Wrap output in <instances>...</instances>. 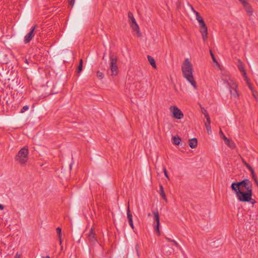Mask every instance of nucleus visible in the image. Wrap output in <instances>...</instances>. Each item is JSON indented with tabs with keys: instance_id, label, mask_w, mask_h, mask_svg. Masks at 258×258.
<instances>
[{
	"instance_id": "a18cd8bd",
	"label": "nucleus",
	"mask_w": 258,
	"mask_h": 258,
	"mask_svg": "<svg viewBox=\"0 0 258 258\" xmlns=\"http://www.w3.org/2000/svg\"><path fill=\"white\" fill-rule=\"evenodd\" d=\"M166 239L168 241H169V242H173V240H172V239H170V238H169L166 237Z\"/></svg>"
},
{
	"instance_id": "473e14b6",
	"label": "nucleus",
	"mask_w": 258,
	"mask_h": 258,
	"mask_svg": "<svg viewBox=\"0 0 258 258\" xmlns=\"http://www.w3.org/2000/svg\"><path fill=\"white\" fill-rule=\"evenodd\" d=\"M207 121L205 123V125H210L211 124V120L210 117L206 118Z\"/></svg>"
},
{
	"instance_id": "412c9836",
	"label": "nucleus",
	"mask_w": 258,
	"mask_h": 258,
	"mask_svg": "<svg viewBox=\"0 0 258 258\" xmlns=\"http://www.w3.org/2000/svg\"><path fill=\"white\" fill-rule=\"evenodd\" d=\"M198 140L196 138H192L189 140V145H197Z\"/></svg>"
},
{
	"instance_id": "37998d69",
	"label": "nucleus",
	"mask_w": 258,
	"mask_h": 258,
	"mask_svg": "<svg viewBox=\"0 0 258 258\" xmlns=\"http://www.w3.org/2000/svg\"><path fill=\"white\" fill-rule=\"evenodd\" d=\"M189 6H190V7L191 8V11L195 14V12H197V11L194 9V8H193V7L191 5H189Z\"/></svg>"
},
{
	"instance_id": "9b49d317",
	"label": "nucleus",
	"mask_w": 258,
	"mask_h": 258,
	"mask_svg": "<svg viewBox=\"0 0 258 258\" xmlns=\"http://www.w3.org/2000/svg\"><path fill=\"white\" fill-rule=\"evenodd\" d=\"M237 85L236 84V87H229V89L231 94V95L235 98H239V94L237 91Z\"/></svg>"
},
{
	"instance_id": "a19ab883",
	"label": "nucleus",
	"mask_w": 258,
	"mask_h": 258,
	"mask_svg": "<svg viewBox=\"0 0 258 258\" xmlns=\"http://www.w3.org/2000/svg\"><path fill=\"white\" fill-rule=\"evenodd\" d=\"M247 85L248 86L249 88L251 90L252 92H253L252 88L251 85L249 82V84H247Z\"/></svg>"
},
{
	"instance_id": "49530a36",
	"label": "nucleus",
	"mask_w": 258,
	"mask_h": 258,
	"mask_svg": "<svg viewBox=\"0 0 258 258\" xmlns=\"http://www.w3.org/2000/svg\"><path fill=\"white\" fill-rule=\"evenodd\" d=\"M4 209V206L3 205L0 204V210H3Z\"/></svg>"
},
{
	"instance_id": "0eeeda50",
	"label": "nucleus",
	"mask_w": 258,
	"mask_h": 258,
	"mask_svg": "<svg viewBox=\"0 0 258 258\" xmlns=\"http://www.w3.org/2000/svg\"><path fill=\"white\" fill-rule=\"evenodd\" d=\"M153 214L154 215V226L155 228V231L157 232L158 235H160V232L159 230V225H160V218L159 212L157 210H156L153 212Z\"/></svg>"
},
{
	"instance_id": "2eb2a0df",
	"label": "nucleus",
	"mask_w": 258,
	"mask_h": 258,
	"mask_svg": "<svg viewBox=\"0 0 258 258\" xmlns=\"http://www.w3.org/2000/svg\"><path fill=\"white\" fill-rule=\"evenodd\" d=\"M159 187H160V194L161 197L164 199V200L166 202H167V200L163 186L161 184H160L159 186Z\"/></svg>"
},
{
	"instance_id": "4be33fe9",
	"label": "nucleus",
	"mask_w": 258,
	"mask_h": 258,
	"mask_svg": "<svg viewBox=\"0 0 258 258\" xmlns=\"http://www.w3.org/2000/svg\"><path fill=\"white\" fill-rule=\"evenodd\" d=\"M241 73L242 74V76L244 78V79L246 82L247 84H249V79L248 78L247 75H246V71L245 70H243V72H241Z\"/></svg>"
},
{
	"instance_id": "20e7f679",
	"label": "nucleus",
	"mask_w": 258,
	"mask_h": 258,
	"mask_svg": "<svg viewBox=\"0 0 258 258\" xmlns=\"http://www.w3.org/2000/svg\"><path fill=\"white\" fill-rule=\"evenodd\" d=\"M221 79L223 84L227 87H235L236 83L231 77L229 72L222 71L221 74Z\"/></svg>"
},
{
	"instance_id": "09e8293b",
	"label": "nucleus",
	"mask_w": 258,
	"mask_h": 258,
	"mask_svg": "<svg viewBox=\"0 0 258 258\" xmlns=\"http://www.w3.org/2000/svg\"><path fill=\"white\" fill-rule=\"evenodd\" d=\"M136 250L137 251L138 254H139V252H138V246L137 245L136 246Z\"/></svg>"
},
{
	"instance_id": "4c0bfd02",
	"label": "nucleus",
	"mask_w": 258,
	"mask_h": 258,
	"mask_svg": "<svg viewBox=\"0 0 258 258\" xmlns=\"http://www.w3.org/2000/svg\"><path fill=\"white\" fill-rule=\"evenodd\" d=\"M129 224H130V226L131 227L132 229L133 230H134L135 227H134V224H133V221L131 222H130Z\"/></svg>"
},
{
	"instance_id": "c756f323",
	"label": "nucleus",
	"mask_w": 258,
	"mask_h": 258,
	"mask_svg": "<svg viewBox=\"0 0 258 258\" xmlns=\"http://www.w3.org/2000/svg\"><path fill=\"white\" fill-rule=\"evenodd\" d=\"M128 21L134 18L133 13H131V12H129L128 13Z\"/></svg>"
},
{
	"instance_id": "e433bc0d",
	"label": "nucleus",
	"mask_w": 258,
	"mask_h": 258,
	"mask_svg": "<svg viewBox=\"0 0 258 258\" xmlns=\"http://www.w3.org/2000/svg\"><path fill=\"white\" fill-rule=\"evenodd\" d=\"M129 22H130V24H134V23H137L136 21V19L134 18L131 19V20H129Z\"/></svg>"
},
{
	"instance_id": "dca6fc26",
	"label": "nucleus",
	"mask_w": 258,
	"mask_h": 258,
	"mask_svg": "<svg viewBox=\"0 0 258 258\" xmlns=\"http://www.w3.org/2000/svg\"><path fill=\"white\" fill-rule=\"evenodd\" d=\"M56 231L58 237L59 244L61 245L62 243L61 229L60 227H57L56 229Z\"/></svg>"
},
{
	"instance_id": "f8f14e48",
	"label": "nucleus",
	"mask_w": 258,
	"mask_h": 258,
	"mask_svg": "<svg viewBox=\"0 0 258 258\" xmlns=\"http://www.w3.org/2000/svg\"><path fill=\"white\" fill-rule=\"evenodd\" d=\"M126 214H127V218L128 219V223L133 222V215H132V214L131 213V212L130 211L129 203L128 204V206H127V208Z\"/></svg>"
},
{
	"instance_id": "3c124183",
	"label": "nucleus",
	"mask_w": 258,
	"mask_h": 258,
	"mask_svg": "<svg viewBox=\"0 0 258 258\" xmlns=\"http://www.w3.org/2000/svg\"><path fill=\"white\" fill-rule=\"evenodd\" d=\"M190 147V148L191 149H194L197 146H189Z\"/></svg>"
},
{
	"instance_id": "ea45409f",
	"label": "nucleus",
	"mask_w": 258,
	"mask_h": 258,
	"mask_svg": "<svg viewBox=\"0 0 258 258\" xmlns=\"http://www.w3.org/2000/svg\"><path fill=\"white\" fill-rule=\"evenodd\" d=\"M173 242L174 243V244L175 245V246L177 247H180V246L179 245L178 243L175 240H173Z\"/></svg>"
},
{
	"instance_id": "72a5a7b5",
	"label": "nucleus",
	"mask_w": 258,
	"mask_h": 258,
	"mask_svg": "<svg viewBox=\"0 0 258 258\" xmlns=\"http://www.w3.org/2000/svg\"><path fill=\"white\" fill-rule=\"evenodd\" d=\"M210 54H211V56L213 59V60L214 62H216V63H218L217 60L216 59L213 53H212V52L211 51H210Z\"/></svg>"
},
{
	"instance_id": "ddd939ff",
	"label": "nucleus",
	"mask_w": 258,
	"mask_h": 258,
	"mask_svg": "<svg viewBox=\"0 0 258 258\" xmlns=\"http://www.w3.org/2000/svg\"><path fill=\"white\" fill-rule=\"evenodd\" d=\"M95 233L94 231V229L93 228H91L90 232L88 234V237L90 240H92V241H96V239H95Z\"/></svg>"
},
{
	"instance_id": "6ab92c4d",
	"label": "nucleus",
	"mask_w": 258,
	"mask_h": 258,
	"mask_svg": "<svg viewBox=\"0 0 258 258\" xmlns=\"http://www.w3.org/2000/svg\"><path fill=\"white\" fill-rule=\"evenodd\" d=\"M237 67L240 72H243V70H244L243 63L240 59L238 60Z\"/></svg>"
},
{
	"instance_id": "de8ad7c7",
	"label": "nucleus",
	"mask_w": 258,
	"mask_h": 258,
	"mask_svg": "<svg viewBox=\"0 0 258 258\" xmlns=\"http://www.w3.org/2000/svg\"><path fill=\"white\" fill-rule=\"evenodd\" d=\"M219 134H220V136H222V135H223V133L222 132V131L221 130L220 131V133H219Z\"/></svg>"
},
{
	"instance_id": "a211bd4d",
	"label": "nucleus",
	"mask_w": 258,
	"mask_h": 258,
	"mask_svg": "<svg viewBox=\"0 0 258 258\" xmlns=\"http://www.w3.org/2000/svg\"><path fill=\"white\" fill-rule=\"evenodd\" d=\"M181 142V139L178 137H174L172 139V143L175 145H179Z\"/></svg>"
},
{
	"instance_id": "5701e85b",
	"label": "nucleus",
	"mask_w": 258,
	"mask_h": 258,
	"mask_svg": "<svg viewBox=\"0 0 258 258\" xmlns=\"http://www.w3.org/2000/svg\"><path fill=\"white\" fill-rule=\"evenodd\" d=\"M82 68H83V60L82 59H81L80 61L79 65L78 66V73H80L82 71Z\"/></svg>"
},
{
	"instance_id": "7ed1b4c3",
	"label": "nucleus",
	"mask_w": 258,
	"mask_h": 258,
	"mask_svg": "<svg viewBox=\"0 0 258 258\" xmlns=\"http://www.w3.org/2000/svg\"><path fill=\"white\" fill-rule=\"evenodd\" d=\"M29 150L26 146L23 147L15 157V160L21 166H25L28 160Z\"/></svg>"
},
{
	"instance_id": "cd10ccee",
	"label": "nucleus",
	"mask_w": 258,
	"mask_h": 258,
	"mask_svg": "<svg viewBox=\"0 0 258 258\" xmlns=\"http://www.w3.org/2000/svg\"><path fill=\"white\" fill-rule=\"evenodd\" d=\"M249 171L251 173L252 179H254L255 178H257L256 176V175H255V174L254 173V171L253 168L252 169V170H250Z\"/></svg>"
},
{
	"instance_id": "9d476101",
	"label": "nucleus",
	"mask_w": 258,
	"mask_h": 258,
	"mask_svg": "<svg viewBox=\"0 0 258 258\" xmlns=\"http://www.w3.org/2000/svg\"><path fill=\"white\" fill-rule=\"evenodd\" d=\"M242 4L243 5L244 8H245V11L247 12V14L249 16L252 15L253 14V10L250 5L246 1H245Z\"/></svg>"
},
{
	"instance_id": "a878e982",
	"label": "nucleus",
	"mask_w": 258,
	"mask_h": 258,
	"mask_svg": "<svg viewBox=\"0 0 258 258\" xmlns=\"http://www.w3.org/2000/svg\"><path fill=\"white\" fill-rule=\"evenodd\" d=\"M220 137L225 141L226 144H227L228 145L229 144V140L227 139V137H225V136L224 134H223V135H222V136H220Z\"/></svg>"
},
{
	"instance_id": "393cba45",
	"label": "nucleus",
	"mask_w": 258,
	"mask_h": 258,
	"mask_svg": "<svg viewBox=\"0 0 258 258\" xmlns=\"http://www.w3.org/2000/svg\"><path fill=\"white\" fill-rule=\"evenodd\" d=\"M29 108V107L28 105H25L23 106V107L21 109L20 111V113H23L25 112L26 111H27Z\"/></svg>"
},
{
	"instance_id": "864d4df0",
	"label": "nucleus",
	"mask_w": 258,
	"mask_h": 258,
	"mask_svg": "<svg viewBox=\"0 0 258 258\" xmlns=\"http://www.w3.org/2000/svg\"><path fill=\"white\" fill-rule=\"evenodd\" d=\"M148 216H151V214L150 213H149L148 215Z\"/></svg>"
},
{
	"instance_id": "f704fd0d",
	"label": "nucleus",
	"mask_w": 258,
	"mask_h": 258,
	"mask_svg": "<svg viewBox=\"0 0 258 258\" xmlns=\"http://www.w3.org/2000/svg\"><path fill=\"white\" fill-rule=\"evenodd\" d=\"M181 152H186V149L184 148V146H181V148L179 149Z\"/></svg>"
},
{
	"instance_id": "1a4fd4ad",
	"label": "nucleus",
	"mask_w": 258,
	"mask_h": 258,
	"mask_svg": "<svg viewBox=\"0 0 258 258\" xmlns=\"http://www.w3.org/2000/svg\"><path fill=\"white\" fill-rule=\"evenodd\" d=\"M36 26H34L31 28L30 32L25 35L24 37V42L25 43H29L34 36V30L36 29Z\"/></svg>"
},
{
	"instance_id": "c03bdc74",
	"label": "nucleus",
	"mask_w": 258,
	"mask_h": 258,
	"mask_svg": "<svg viewBox=\"0 0 258 258\" xmlns=\"http://www.w3.org/2000/svg\"><path fill=\"white\" fill-rule=\"evenodd\" d=\"M242 162L243 164L245 166H246V164H248V163H247V162L244 160V159H242Z\"/></svg>"
},
{
	"instance_id": "8fccbe9b",
	"label": "nucleus",
	"mask_w": 258,
	"mask_h": 258,
	"mask_svg": "<svg viewBox=\"0 0 258 258\" xmlns=\"http://www.w3.org/2000/svg\"><path fill=\"white\" fill-rule=\"evenodd\" d=\"M240 2H241L242 4H243L244 2H245V0H238Z\"/></svg>"
},
{
	"instance_id": "f03ea898",
	"label": "nucleus",
	"mask_w": 258,
	"mask_h": 258,
	"mask_svg": "<svg viewBox=\"0 0 258 258\" xmlns=\"http://www.w3.org/2000/svg\"><path fill=\"white\" fill-rule=\"evenodd\" d=\"M181 71L183 77L191 84L195 89H197V83L195 80L194 69L188 58H185L181 66Z\"/></svg>"
},
{
	"instance_id": "bb28decb",
	"label": "nucleus",
	"mask_w": 258,
	"mask_h": 258,
	"mask_svg": "<svg viewBox=\"0 0 258 258\" xmlns=\"http://www.w3.org/2000/svg\"><path fill=\"white\" fill-rule=\"evenodd\" d=\"M249 171L251 173L252 179H254L255 178H257L256 176V175H255V174L254 173V171L253 168L252 169V170H250Z\"/></svg>"
},
{
	"instance_id": "6e6552de",
	"label": "nucleus",
	"mask_w": 258,
	"mask_h": 258,
	"mask_svg": "<svg viewBox=\"0 0 258 258\" xmlns=\"http://www.w3.org/2000/svg\"><path fill=\"white\" fill-rule=\"evenodd\" d=\"M200 27V32L202 35V38L204 42H205L207 39V35H208V28L206 26V25L204 21L203 23L201 22L199 23Z\"/></svg>"
},
{
	"instance_id": "c85d7f7f",
	"label": "nucleus",
	"mask_w": 258,
	"mask_h": 258,
	"mask_svg": "<svg viewBox=\"0 0 258 258\" xmlns=\"http://www.w3.org/2000/svg\"><path fill=\"white\" fill-rule=\"evenodd\" d=\"M163 172H164V175H165V177L169 180V177L168 175L167 174V172L166 168L165 167H164V168H163Z\"/></svg>"
},
{
	"instance_id": "58836bf2",
	"label": "nucleus",
	"mask_w": 258,
	"mask_h": 258,
	"mask_svg": "<svg viewBox=\"0 0 258 258\" xmlns=\"http://www.w3.org/2000/svg\"><path fill=\"white\" fill-rule=\"evenodd\" d=\"M245 166L247 168V169L249 171L252 170V168L251 167V166L249 164H246V165Z\"/></svg>"
},
{
	"instance_id": "2f4dec72",
	"label": "nucleus",
	"mask_w": 258,
	"mask_h": 258,
	"mask_svg": "<svg viewBox=\"0 0 258 258\" xmlns=\"http://www.w3.org/2000/svg\"><path fill=\"white\" fill-rule=\"evenodd\" d=\"M205 126L206 127V129H207L208 134H211L212 131H211V125H205Z\"/></svg>"
},
{
	"instance_id": "423d86ee",
	"label": "nucleus",
	"mask_w": 258,
	"mask_h": 258,
	"mask_svg": "<svg viewBox=\"0 0 258 258\" xmlns=\"http://www.w3.org/2000/svg\"><path fill=\"white\" fill-rule=\"evenodd\" d=\"M110 59V68L111 71V75L115 76L118 73V68L117 66V59L112 55H111L109 57Z\"/></svg>"
},
{
	"instance_id": "aec40b11",
	"label": "nucleus",
	"mask_w": 258,
	"mask_h": 258,
	"mask_svg": "<svg viewBox=\"0 0 258 258\" xmlns=\"http://www.w3.org/2000/svg\"><path fill=\"white\" fill-rule=\"evenodd\" d=\"M195 14L196 15V20L198 21V22L200 23L201 22L203 23V21H204L202 17H201L198 12H195Z\"/></svg>"
},
{
	"instance_id": "39448f33",
	"label": "nucleus",
	"mask_w": 258,
	"mask_h": 258,
	"mask_svg": "<svg viewBox=\"0 0 258 258\" xmlns=\"http://www.w3.org/2000/svg\"><path fill=\"white\" fill-rule=\"evenodd\" d=\"M169 109L173 118L177 119H181L183 118V113L176 106H171Z\"/></svg>"
},
{
	"instance_id": "f257e3e1",
	"label": "nucleus",
	"mask_w": 258,
	"mask_h": 258,
	"mask_svg": "<svg viewBox=\"0 0 258 258\" xmlns=\"http://www.w3.org/2000/svg\"><path fill=\"white\" fill-rule=\"evenodd\" d=\"M231 188L240 202H250L252 205L256 203V201L252 198V183L248 179H244L241 181L233 182Z\"/></svg>"
},
{
	"instance_id": "79ce46f5",
	"label": "nucleus",
	"mask_w": 258,
	"mask_h": 258,
	"mask_svg": "<svg viewBox=\"0 0 258 258\" xmlns=\"http://www.w3.org/2000/svg\"><path fill=\"white\" fill-rule=\"evenodd\" d=\"M247 85L248 86L249 88L251 90L252 92H253L252 88L251 85L249 82V84H247Z\"/></svg>"
},
{
	"instance_id": "4468645a",
	"label": "nucleus",
	"mask_w": 258,
	"mask_h": 258,
	"mask_svg": "<svg viewBox=\"0 0 258 258\" xmlns=\"http://www.w3.org/2000/svg\"><path fill=\"white\" fill-rule=\"evenodd\" d=\"M147 57H148V61L149 62L150 64L152 66V67L153 68L156 69V65L155 61V59H154V58L150 55H148Z\"/></svg>"
},
{
	"instance_id": "603ef678",
	"label": "nucleus",
	"mask_w": 258,
	"mask_h": 258,
	"mask_svg": "<svg viewBox=\"0 0 258 258\" xmlns=\"http://www.w3.org/2000/svg\"><path fill=\"white\" fill-rule=\"evenodd\" d=\"M42 258H50V257L48 255H47L46 257L43 256Z\"/></svg>"
},
{
	"instance_id": "b1692460",
	"label": "nucleus",
	"mask_w": 258,
	"mask_h": 258,
	"mask_svg": "<svg viewBox=\"0 0 258 258\" xmlns=\"http://www.w3.org/2000/svg\"><path fill=\"white\" fill-rule=\"evenodd\" d=\"M96 75L97 77L100 79H102L104 77V74L100 71H98L97 72Z\"/></svg>"
},
{
	"instance_id": "c9c22d12",
	"label": "nucleus",
	"mask_w": 258,
	"mask_h": 258,
	"mask_svg": "<svg viewBox=\"0 0 258 258\" xmlns=\"http://www.w3.org/2000/svg\"><path fill=\"white\" fill-rule=\"evenodd\" d=\"M69 4L72 6V8L75 4V0H69Z\"/></svg>"
},
{
	"instance_id": "f3484780",
	"label": "nucleus",
	"mask_w": 258,
	"mask_h": 258,
	"mask_svg": "<svg viewBox=\"0 0 258 258\" xmlns=\"http://www.w3.org/2000/svg\"><path fill=\"white\" fill-rule=\"evenodd\" d=\"M130 25H131V27H132V28L133 29V30L134 31H136L138 33H139V32H140L139 27L137 23H134V24H131Z\"/></svg>"
},
{
	"instance_id": "7c9ffc66",
	"label": "nucleus",
	"mask_w": 258,
	"mask_h": 258,
	"mask_svg": "<svg viewBox=\"0 0 258 258\" xmlns=\"http://www.w3.org/2000/svg\"><path fill=\"white\" fill-rule=\"evenodd\" d=\"M202 113H203V114L204 115L205 118H207V117H210L207 110H206L205 109H203L202 110Z\"/></svg>"
}]
</instances>
